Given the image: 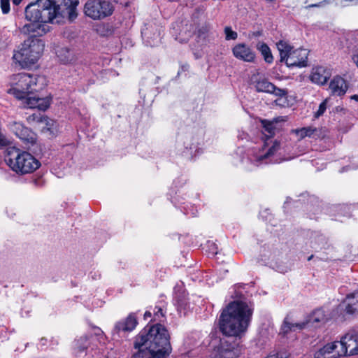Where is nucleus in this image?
<instances>
[{
    "mask_svg": "<svg viewBox=\"0 0 358 358\" xmlns=\"http://www.w3.org/2000/svg\"><path fill=\"white\" fill-rule=\"evenodd\" d=\"M329 76V71L324 67L317 66L312 69L310 79L313 83L322 85L327 82Z\"/></svg>",
    "mask_w": 358,
    "mask_h": 358,
    "instance_id": "nucleus-22",
    "label": "nucleus"
},
{
    "mask_svg": "<svg viewBox=\"0 0 358 358\" xmlns=\"http://www.w3.org/2000/svg\"><path fill=\"white\" fill-rule=\"evenodd\" d=\"M114 11V6L109 0H86L83 13L93 20H101L110 16Z\"/></svg>",
    "mask_w": 358,
    "mask_h": 358,
    "instance_id": "nucleus-10",
    "label": "nucleus"
},
{
    "mask_svg": "<svg viewBox=\"0 0 358 358\" xmlns=\"http://www.w3.org/2000/svg\"><path fill=\"white\" fill-rule=\"evenodd\" d=\"M352 165L347 166L343 167L341 172H344L345 171L356 169L358 168V157H354L352 161L351 162Z\"/></svg>",
    "mask_w": 358,
    "mask_h": 358,
    "instance_id": "nucleus-36",
    "label": "nucleus"
},
{
    "mask_svg": "<svg viewBox=\"0 0 358 358\" xmlns=\"http://www.w3.org/2000/svg\"><path fill=\"white\" fill-rule=\"evenodd\" d=\"M178 149L179 150H182L181 145H180V143H178Z\"/></svg>",
    "mask_w": 358,
    "mask_h": 358,
    "instance_id": "nucleus-49",
    "label": "nucleus"
},
{
    "mask_svg": "<svg viewBox=\"0 0 358 358\" xmlns=\"http://www.w3.org/2000/svg\"><path fill=\"white\" fill-rule=\"evenodd\" d=\"M285 147H286V154H287V152L294 153L292 152V150H293L292 147L287 145H285Z\"/></svg>",
    "mask_w": 358,
    "mask_h": 358,
    "instance_id": "nucleus-44",
    "label": "nucleus"
},
{
    "mask_svg": "<svg viewBox=\"0 0 358 358\" xmlns=\"http://www.w3.org/2000/svg\"><path fill=\"white\" fill-rule=\"evenodd\" d=\"M351 99L358 102V95H353L352 96Z\"/></svg>",
    "mask_w": 358,
    "mask_h": 358,
    "instance_id": "nucleus-47",
    "label": "nucleus"
},
{
    "mask_svg": "<svg viewBox=\"0 0 358 358\" xmlns=\"http://www.w3.org/2000/svg\"><path fill=\"white\" fill-rule=\"evenodd\" d=\"M78 0H53L54 13L55 20L59 22L58 18L68 15L69 20H74L77 16V6Z\"/></svg>",
    "mask_w": 358,
    "mask_h": 358,
    "instance_id": "nucleus-13",
    "label": "nucleus"
},
{
    "mask_svg": "<svg viewBox=\"0 0 358 358\" xmlns=\"http://www.w3.org/2000/svg\"><path fill=\"white\" fill-rule=\"evenodd\" d=\"M250 81L257 92L269 93L278 96V98L275 101L277 105L281 106L287 105V90L277 87L266 78L261 76L259 73H254L251 76Z\"/></svg>",
    "mask_w": 358,
    "mask_h": 358,
    "instance_id": "nucleus-9",
    "label": "nucleus"
},
{
    "mask_svg": "<svg viewBox=\"0 0 358 358\" xmlns=\"http://www.w3.org/2000/svg\"><path fill=\"white\" fill-rule=\"evenodd\" d=\"M159 38V35L158 34L157 36H155V39L157 41Z\"/></svg>",
    "mask_w": 358,
    "mask_h": 358,
    "instance_id": "nucleus-50",
    "label": "nucleus"
},
{
    "mask_svg": "<svg viewBox=\"0 0 358 358\" xmlns=\"http://www.w3.org/2000/svg\"><path fill=\"white\" fill-rule=\"evenodd\" d=\"M185 213L186 214H189V213L188 211H186ZM190 214H191L192 216L194 217V216L196 215V212L192 211V212L190 213Z\"/></svg>",
    "mask_w": 358,
    "mask_h": 358,
    "instance_id": "nucleus-46",
    "label": "nucleus"
},
{
    "mask_svg": "<svg viewBox=\"0 0 358 358\" xmlns=\"http://www.w3.org/2000/svg\"><path fill=\"white\" fill-rule=\"evenodd\" d=\"M185 150L182 153L188 158H192L193 156V151L196 150V146L194 144L189 145L187 142H184Z\"/></svg>",
    "mask_w": 358,
    "mask_h": 358,
    "instance_id": "nucleus-33",
    "label": "nucleus"
},
{
    "mask_svg": "<svg viewBox=\"0 0 358 358\" xmlns=\"http://www.w3.org/2000/svg\"><path fill=\"white\" fill-rule=\"evenodd\" d=\"M353 62L356 64L358 68V51H356L352 57Z\"/></svg>",
    "mask_w": 358,
    "mask_h": 358,
    "instance_id": "nucleus-42",
    "label": "nucleus"
},
{
    "mask_svg": "<svg viewBox=\"0 0 358 358\" xmlns=\"http://www.w3.org/2000/svg\"><path fill=\"white\" fill-rule=\"evenodd\" d=\"M56 55L59 62L64 64L71 63L76 59L73 50L67 47H59L56 50Z\"/></svg>",
    "mask_w": 358,
    "mask_h": 358,
    "instance_id": "nucleus-25",
    "label": "nucleus"
},
{
    "mask_svg": "<svg viewBox=\"0 0 358 358\" xmlns=\"http://www.w3.org/2000/svg\"><path fill=\"white\" fill-rule=\"evenodd\" d=\"M22 100L24 107L29 108H38L40 110H45L50 104L51 99L49 97L40 98L36 96H30L27 94Z\"/></svg>",
    "mask_w": 358,
    "mask_h": 358,
    "instance_id": "nucleus-17",
    "label": "nucleus"
},
{
    "mask_svg": "<svg viewBox=\"0 0 358 358\" xmlns=\"http://www.w3.org/2000/svg\"><path fill=\"white\" fill-rule=\"evenodd\" d=\"M231 340L230 338L213 340L210 358H237L239 355V350Z\"/></svg>",
    "mask_w": 358,
    "mask_h": 358,
    "instance_id": "nucleus-11",
    "label": "nucleus"
},
{
    "mask_svg": "<svg viewBox=\"0 0 358 358\" xmlns=\"http://www.w3.org/2000/svg\"><path fill=\"white\" fill-rule=\"evenodd\" d=\"M339 349L337 355L342 356L358 355V333L355 330H350L343 334L338 341Z\"/></svg>",
    "mask_w": 358,
    "mask_h": 358,
    "instance_id": "nucleus-12",
    "label": "nucleus"
},
{
    "mask_svg": "<svg viewBox=\"0 0 358 358\" xmlns=\"http://www.w3.org/2000/svg\"><path fill=\"white\" fill-rule=\"evenodd\" d=\"M338 349H339L338 341L327 343L315 352L314 357L338 358L342 356L341 355H337Z\"/></svg>",
    "mask_w": 358,
    "mask_h": 358,
    "instance_id": "nucleus-20",
    "label": "nucleus"
},
{
    "mask_svg": "<svg viewBox=\"0 0 358 358\" xmlns=\"http://www.w3.org/2000/svg\"><path fill=\"white\" fill-rule=\"evenodd\" d=\"M9 129L24 142H31L33 140L32 133L29 129L19 122H12L9 124Z\"/></svg>",
    "mask_w": 358,
    "mask_h": 358,
    "instance_id": "nucleus-19",
    "label": "nucleus"
},
{
    "mask_svg": "<svg viewBox=\"0 0 358 358\" xmlns=\"http://www.w3.org/2000/svg\"><path fill=\"white\" fill-rule=\"evenodd\" d=\"M22 0H13V3L15 6H18Z\"/></svg>",
    "mask_w": 358,
    "mask_h": 358,
    "instance_id": "nucleus-45",
    "label": "nucleus"
},
{
    "mask_svg": "<svg viewBox=\"0 0 358 358\" xmlns=\"http://www.w3.org/2000/svg\"><path fill=\"white\" fill-rule=\"evenodd\" d=\"M29 117H32L33 120H35L41 124V129L43 132H49L52 136H55L57 134L58 131V126L55 120L50 119L46 116L41 115V114H34Z\"/></svg>",
    "mask_w": 358,
    "mask_h": 358,
    "instance_id": "nucleus-18",
    "label": "nucleus"
},
{
    "mask_svg": "<svg viewBox=\"0 0 358 358\" xmlns=\"http://www.w3.org/2000/svg\"><path fill=\"white\" fill-rule=\"evenodd\" d=\"M305 328V324L302 322L292 323L285 318L280 329V334L283 336L287 335L289 332L301 330Z\"/></svg>",
    "mask_w": 358,
    "mask_h": 358,
    "instance_id": "nucleus-27",
    "label": "nucleus"
},
{
    "mask_svg": "<svg viewBox=\"0 0 358 358\" xmlns=\"http://www.w3.org/2000/svg\"><path fill=\"white\" fill-rule=\"evenodd\" d=\"M316 129L313 127H303L299 129L294 130L293 131L296 134V136L302 139L305 137H312L314 135V133L316 131Z\"/></svg>",
    "mask_w": 358,
    "mask_h": 358,
    "instance_id": "nucleus-31",
    "label": "nucleus"
},
{
    "mask_svg": "<svg viewBox=\"0 0 358 358\" xmlns=\"http://www.w3.org/2000/svg\"><path fill=\"white\" fill-rule=\"evenodd\" d=\"M169 354L164 352L150 353L145 350H140L134 354L133 358H166Z\"/></svg>",
    "mask_w": 358,
    "mask_h": 358,
    "instance_id": "nucleus-30",
    "label": "nucleus"
},
{
    "mask_svg": "<svg viewBox=\"0 0 358 358\" xmlns=\"http://www.w3.org/2000/svg\"><path fill=\"white\" fill-rule=\"evenodd\" d=\"M152 317V313L149 310L145 311L144 314V319L148 320Z\"/></svg>",
    "mask_w": 358,
    "mask_h": 358,
    "instance_id": "nucleus-43",
    "label": "nucleus"
},
{
    "mask_svg": "<svg viewBox=\"0 0 358 358\" xmlns=\"http://www.w3.org/2000/svg\"><path fill=\"white\" fill-rule=\"evenodd\" d=\"M53 0H37L25 8V18L29 22H53L55 20Z\"/></svg>",
    "mask_w": 358,
    "mask_h": 358,
    "instance_id": "nucleus-8",
    "label": "nucleus"
},
{
    "mask_svg": "<svg viewBox=\"0 0 358 358\" xmlns=\"http://www.w3.org/2000/svg\"><path fill=\"white\" fill-rule=\"evenodd\" d=\"M90 346L89 338L87 336H80L74 342V350L78 357H82L83 354Z\"/></svg>",
    "mask_w": 358,
    "mask_h": 358,
    "instance_id": "nucleus-26",
    "label": "nucleus"
},
{
    "mask_svg": "<svg viewBox=\"0 0 358 358\" xmlns=\"http://www.w3.org/2000/svg\"><path fill=\"white\" fill-rule=\"evenodd\" d=\"M0 7L3 14H8L10 12V0H1Z\"/></svg>",
    "mask_w": 358,
    "mask_h": 358,
    "instance_id": "nucleus-35",
    "label": "nucleus"
},
{
    "mask_svg": "<svg viewBox=\"0 0 358 358\" xmlns=\"http://www.w3.org/2000/svg\"><path fill=\"white\" fill-rule=\"evenodd\" d=\"M164 317L162 309L156 306L154 309V320H161L160 318Z\"/></svg>",
    "mask_w": 358,
    "mask_h": 358,
    "instance_id": "nucleus-38",
    "label": "nucleus"
},
{
    "mask_svg": "<svg viewBox=\"0 0 358 358\" xmlns=\"http://www.w3.org/2000/svg\"><path fill=\"white\" fill-rule=\"evenodd\" d=\"M337 4L341 6L358 4V0H337Z\"/></svg>",
    "mask_w": 358,
    "mask_h": 358,
    "instance_id": "nucleus-37",
    "label": "nucleus"
},
{
    "mask_svg": "<svg viewBox=\"0 0 358 358\" xmlns=\"http://www.w3.org/2000/svg\"><path fill=\"white\" fill-rule=\"evenodd\" d=\"M313 257V255H311L310 257H308V260H310Z\"/></svg>",
    "mask_w": 358,
    "mask_h": 358,
    "instance_id": "nucleus-52",
    "label": "nucleus"
},
{
    "mask_svg": "<svg viewBox=\"0 0 358 358\" xmlns=\"http://www.w3.org/2000/svg\"><path fill=\"white\" fill-rule=\"evenodd\" d=\"M208 246L209 247L210 251L209 252L210 255L214 256L217 253V248L216 245L213 242H208Z\"/></svg>",
    "mask_w": 358,
    "mask_h": 358,
    "instance_id": "nucleus-40",
    "label": "nucleus"
},
{
    "mask_svg": "<svg viewBox=\"0 0 358 358\" xmlns=\"http://www.w3.org/2000/svg\"><path fill=\"white\" fill-rule=\"evenodd\" d=\"M280 62L287 67H306L308 66L309 51L305 48H294L288 41L280 40L276 43Z\"/></svg>",
    "mask_w": 358,
    "mask_h": 358,
    "instance_id": "nucleus-7",
    "label": "nucleus"
},
{
    "mask_svg": "<svg viewBox=\"0 0 358 358\" xmlns=\"http://www.w3.org/2000/svg\"><path fill=\"white\" fill-rule=\"evenodd\" d=\"M8 144L6 138L0 133V148L6 146Z\"/></svg>",
    "mask_w": 358,
    "mask_h": 358,
    "instance_id": "nucleus-41",
    "label": "nucleus"
},
{
    "mask_svg": "<svg viewBox=\"0 0 358 358\" xmlns=\"http://www.w3.org/2000/svg\"><path fill=\"white\" fill-rule=\"evenodd\" d=\"M45 79L43 76L21 73L12 77L11 87L8 93L13 94L17 99H24L34 91H38L43 87Z\"/></svg>",
    "mask_w": 358,
    "mask_h": 358,
    "instance_id": "nucleus-5",
    "label": "nucleus"
},
{
    "mask_svg": "<svg viewBox=\"0 0 358 358\" xmlns=\"http://www.w3.org/2000/svg\"><path fill=\"white\" fill-rule=\"evenodd\" d=\"M187 67H188V66H185V68H187ZM184 68H185V66H182V69H184Z\"/></svg>",
    "mask_w": 358,
    "mask_h": 358,
    "instance_id": "nucleus-53",
    "label": "nucleus"
},
{
    "mask_svg": "<svg viewBox=\"0 0 358 358\" xmlns=\"http://www.w3.org/2000/svg\"><path fill=\"white\" fill-rule=\"evenodd\" d=\"M5 162L10 169L18 175L31 173L41 166L39 161L34 156L15 147L7 149Z\"/></svg>",
    "mask_w": 358,
    "mask_h": 358,
    "instance_id": "nucleus-4",
    "label": "nucleus"
},
{
    "mask_svg": "<svg viewBox=\"0 0 358 358\" xmlns=\"http://www.w3.org/2000/svg\"><path fill=\"white\" fill-rule=\"evenodd\" d=\"M326 101H323L322 102L320 106H319V108L317 110V111L315 113V116L316 117H320V115H323V113H324V111L326 110Z\"/></svg>",
    "mask_w": 358,
    "mask_h": 358,
    "instance_id": "nucleus-39",
    "label": "nucleus"
},
{
    "mask_svg": "<svg viewBox=\"0 0 358 358\" xmlns=\"http://www.w3.org/2000/svg\"><path fill=\"white\" fill-rule=\"evenodd\" d=\"M232 54L237 59L245 62L253 63L256 59L255 52L247 44L239 43L231 49Z\"/></svg>",
    "mask_w": 358,
    "mask_h": 358,
    "instance_id": "nucleus-14",
    "label": "nucleus"
},
{
    "mask_svg": "<svg viewBox=\"0 0 358 358\" xmlns=\"http://www.w3.org/2000/svg\"><path fill=\"white\" fill-rule=\"evenodd\" d=\"M327 317L324 313V310L322 309H317L313 312V313L309 316V318L306 322L303 323L305 324V327H320V325L325 323Z\"/></svg>",
    "mask_w": 358,
    "mask_h": 358,
    "instance_id": "nucleus-23",
    "label": "nucleus"
},
{
    "mask_svg": "<svg viewBox=\"0 0 358 358\" xmlns=\"http://www.w3.org/2000/svg\"><path fill=\"white\" fill-rule=\"evenodd\" d=\"M44 46L43 40L38 38H28L19 50L14 52L13 58L22 68H29L39 59Z\"/></svg>",
    "mask_w": 358,
    "mask_h": 358,
    "instance_id": "nucleus-6",
    "label": "nucleus"
},
{
    "mask_svg": "<svg viewBox=\"0 0 358 358\" xmlns=\"http://www.w3.org/2000/svg\"><path fill=\"white\" fill-rule=\"evenodd\" d=\"M138 324L135 313H130L126 318L120 320L115 324L114 332L116 334L127 333L133 331Z\"/></svg>",
    "mask_w": 358,
    "mask_h": 358,
    "instance_id": "nucleus-16",
    "label": "nucleus"
},
{
    "mask_svg": "<svg viewBox=\"0 0 358 358\" xmlns=\"http://www.w3.org/2000/svg\"><path fill=\"white\" fill-rule=\"evenodd\" d=\"M339 307L348 314L358 313V290L348 294Z\"/></svg>",
    "mask_w": 358,
    "mask_h": 358,
    "instance_id": "nucleus-21",
    "label": "nucleus"
},
{
    "mask_svg": "<svg viewBox=\"0 0 358 358\" xmlns=\"http://www.w3.org/2000/svg\"><path fill=\"white\" fill-rule=\"evenodd\" d=\"M99 331H101V329H97V332H96V334H98Z\"/></svg>",
    "mask_w": 358,
    "mask_h": 358,
    "instance_id": "nucleus-51",
    "label": "nucleus"
},
{
    "mask_svg": "<svg viewBox=\"0 0 358 358\" xmlns=\"http://www.w3.org/2000/svg\"><path fill=\"white\" fill-rule=\"evenodd\" d=\"M186 296V293L182 285H177L174 287V299L180 303H182Z\"/></svg>",
    "mask_w": 358,
    "mask_h": 358,
    "instance_id": "nucleus-32",
    "label": "nucleus"
},
{
    "mask_svg": "<svg viewBox=\"0 0 358 358\" xmlns=\"http://www.w3.org/2000/svg\"><path fill=\"white\" fill-rule=\"evenodd\" d=\"M166 329L160 324L146 327L136 336L135 349L145 350L150 353H171V346Z\"/></svg>",
    "mask_w": 358,
    "mask_h": 358,
    "instance_id": "nucleus-2",
    "label": "nucleus"
},
{
    "mask_svg": "<svg viewBox=\"0 0 358 358\" xmlns=\"http://www.w3.org/2000/svg\"><path fill=\"white\" fill-rule=\"evenodd\" d=\"M278 122V118L274 119L273 121L266 120H261L262 126L264 129L263 133L267 137H271L275 134V123Z\"/></svg>",
    "mask_w": 358,
    "mask_h": 358,
    "instance_id": "nucleus-29",
    "label": "nucleus"
},
{
    "mask_svg": "<svg viewBox=\"0 0 358 358\" xmlns=\"http://www.w3.org/2000/svg\"><path fill=\"white\" fill-rule=\"evenodd\" d=\"M224 31L227 41L236 40L238 38L237 32L233 31L231 27H225Z\"/></svg>",
    "mask_w": 358,
    "mask_h": 358,
    "instance_id": "nucleus-34",
    "label": "nucleus"
},
{
    "mask_svg": "<svg viewBox=\"0 0 358 358\" xmlns=\"http://www.w3.org/2000/svg\"><path fill=\"white\" fill-rule=\"evenodd\" d=\"M252 313L253 308L246 302L230 303L220 315V331L228 336H241L250 325Z\"/></svg>",
    "mask_w": 358,
    "mask_h": 358,
    "instance_id": "nucleus-1",
    "label": "nucleus"
},
{
    "mask_svg": "<svg viewBox=\"0 0 358 358\" xmlns=\"http://www.w3.org/2000/svg\"><path fill=\"white\" fill-rule=\"evenodd\" d=\"M257 50L261 53L264 61L268 64L273 62V57L271 50L268 45L264 42H259L256 45Z\"/></svg>",
    "mask_w": 358,
    "mask_h": 358,
    "instance_id": "nucleus-28",
    "label": "nucleus"
},
{
    "mask_svg": "<svg viewBox=\"0 0 358 358\" xmlns=\"http://www.w3.org/2000/svg\"><path fill=\"white\" fill-rule=\"evenodd\" d=\"M329 89L334 95L341 96L345 94L348 85L342 77L336 76L330 82Z\"/></svg>",
    "mask_w": 358,
    "mask_h": 358,
    "instance_id": "nucleus-24",
    "label": "nucleus"
},
{
    "mask_svg": "<svg viewBox=\"0 0 358 358\" xmlns=\"http://www.w3.org/2000/svg\"><path fill=\"white\" fill-rule=\"evenodd\" d=\"M48 22H42L41 21L29 22L24 24L22 28V32L25 34H29V38H37L41 36L50 31V26Z\"/></svg>",
    "mask_w": 358,
    "mask_h": 358,
    "instance_id": "nucleus-15",
    "label": "nucleus"
},
{
    "mask_svg": "<svg viewBox=\"0 0 358 358\" xmlns=\"http://www.w3.org/2000/svg\"><path fill=\"white\" fill-rule=\"evenodd\" d=\"M295 153L287 152L286 147L278 141L272 143L268 141L264 142L263 145L253 148L249 157L243 163H249L245 165V169L252 171L256 166L269 163H280L296 157Z\"/></svg>",
    "mask_w": 358,
    "mask_h": 358,
    "instance_id": "nucleus-3",
    "label": "nucleus"
},
{
    "mask_svg": "<svg viewBox=\"0 0 358 358\" xmlns=\"http://www.w3.org/2000/svg\"><path fill=\"white\" fill-rule=\"evenodd\" d=\"M142 34H145V35H146V34H147V33H146V32H142Z\"/></svg>",
    "mask_w": 358,
    "mask_h": 358,
    "instance_id": "nucleus-54",
    "label": "nucleus"
},
{
    "mask_svg": "<svg viewBox=\"0 0 358 358\" xmlns=\"http://www.w3.org/2000/svg\"><path fill=\"white\" fill-rule=\"evenodd\" d=\"M357 34H358V31H357Z\"/></svg>",
    "mask_w": 358,
    "mask_h": 358,
    "instance_id": "nucleus-55",
    "label": "nucleus"
},
{
    "mask_svg": "<svg viewBox=\"0 0 358 358\" xmlns=\"http://www.w3.org/2000/svg\"><path fill=\"white\" fill-rule=\"evenodd\" d=\"M45 342H46V339L45 338H43L41 339V344L42 345H44L45 344Z\"/></svg>",
    "mask_w": 358,
    "mask_h": 358,
    "instance_id": "nucleus-48",
    "label": "nucleus"
}]
</instances>
